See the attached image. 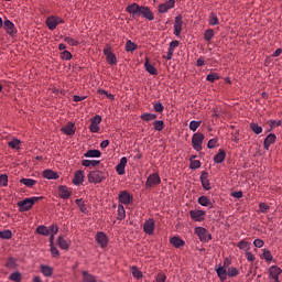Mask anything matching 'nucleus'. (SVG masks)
<instances>
[{
    "label": "nucleus",
    "mask_w": 282,
    "mask_h": 282,
    "mask_svg": "<svg viewBox=\"0 0 282 282\" xmlns=\"http://www.w3.org/2000/svg\"><path fill=\"white\" fill-rule=\"evenodd\" d=\"M205 140V134L203 133H194L193 138H192V144H193V149L197 152L203 150V143Z\"/></svg>",
    "instance_id": "obj_4"
},
{
    "label": "nucleus",
    "mask_w": 282,
    "mask_h": 282,
    "mask_svg": "<svg viewBox=\"0 0 282 282\" xmlns=\"http://www.w3.org/2000/svg\"><path fill=\"white\" fill-rule=\"evenodd\" d=\"M40 270L41 273L46 278L52 276V274L54 273V269L48 267V264H41Z\"/></svg>",
    "instance_id": "obj_26"
},
{
    "label": "nucleus",
    "mask_w": 282,
    "mask_h": 282,
    "mask_svg": "<svg viewBox=\"0 0 282 282\" xmlns=\"http://www.w3.org/2000/svg\"><path fill=\"white\" fill-rule=\"evenodd\" d=\"M251 246L252 243L251 242H248L246 240H241L240 242H238L237 247L240 249V250H243L246 252H248L250 249H251Z\"/></svg>",
    "instance_id": "obj_32"
},
{
    "label": "nucleus",
    "mask_w": 282,
    "mask_h": 282,
    "mask_svg": "<svg viewBox=\"0 0 282 282\" xmlns=\"http://www.w3.org/2000/svg\"><path fill=\"white\" fill-rule=\"evenodd\" d=\"M140 17L150 21L154 20V13L151 11L150 7L148 6L140 7Z\"/></svg>",
    "instance_id": "obj_12"
},
{
    "label": "nucleus",
    "mask_w": 282,
    "mask_h": 282,
    "mask_svg": "<svg viewBox=\"0 0 282 282\" xmlns=\"http://www.w3.org/2000/svg\"><path fill=\"white\" fill-rule=\"evenodd\" d=\"M198 204L205 207H214V203L207 196H200L198 198Z\"/></svg>",
    "instance_id": "obj_29"
},
{
    "label": "nucleus",
    "mask_w": 282,
    "mask_h": 282,
    "mask_svg": "<svg viewBox=\"0 0 282 282\" xmlns=\"http://www.w3.org/2000/svg\"><path fill=\"white\" fill-rule=\"evenodd\" d=\"M20 140L19 139H13V140H10L9 142H8V145H9V148H11V149H19V145H20Z\"/></svg>",
    "instance_id": "obj_54"
},
{
    "label": "nucleus",
    "mask_w": 282,
    "mask_h": 282,
    "mask_svg": "<svg viewBox=\"0 0 282 282\" xmlns=\"http://www.w3.org/2000/svg\"><path fill=\"white\" fill-rule=\"evenodd\" d=\"M194 232L197 235L200 242H208L213 239L212 234H209L205 227H195Z\"/></svg>",
    "instance_id": "obj_3"
},
{
    "label": "nucleus",
    "mask_w": 282,
    "mask_h": 282,
    "mask_svg": "<svg viewBox=\"0 0 282 282\" xmlns=\"http://www.w3.org/2000/svg\"><path fill=\"white\" fill-rule=\"evenodd\" d=\"M104 54L106 55L107 62L110 65H116L117 64V57L111 51V46H107L104 48Z\"/></svg>",
    "instance_id": "obj_11"
},
{
    "label": "nucleus",
    "mask_w": 282,
    "mask_h": 282,
    "mask_svg": "<svg viewBox=\"0 0 282 282\" xmlns=\"http://www.w3.org/2000/svg\"><path fill=\"white\" fill-rule=\"evenodd\" d=\"M43 177L47 180H57L59 175L57 172H54L52 170H44Z\"/></svg>",
    "instance_id": "obj_28"
},
{
    "label": "nucleus",
    "mask_w": 282,
    "mask_h": 282,
    "mask_svg": "<svg viewBox=\"0 0 282 282\" xmlns=\"http://www.w3.org/2000/svg\"><path fill=\"white\" fill-rule=\"evenodd\" d=\"M226 160V152L224 149H219L218 153L214 156L216 163H223Z\"/></svg>",
    "instance_id": "obj_30"
},
{
    "label": "nucleus",
    "mask_w": 282,
    "mask_h": 282,
    "mask_svg": "<svg viewBox=\"0 0 282 282\" xmlns=\"http://www.w3.org/2000/svg\"><path fill=\"white\" fill-rule=\"evenodd\" d=\"M87 177L91 184H100L102 181H105L106 173L104 171L96 170V171L89 172Z\"/></svg>",
    "instance_id": "obj_2"
},
{
    "label": "nucleus",
    "mask_w": 282,
    "mask_h": 282,
    "mask_svg": "<svg viewBox=\"0 0 282 282\" xmlns=\"http://www.w3.org/2000/svg\"><path fill=\"white\" fill-rule=\"evenodd\" d=\"M61 131L67 135H74L75 134V124L73 123V121H68V123L66 126H64L61 129Z\"/></svg>",
    "instance_id": "obj_22"
},
{
    "label": "nucleus",
    "mask_w": 282,
    "mask_h": 282,
    "mask_svg": "<svg viewBox=\"0 0 282 282\" xmlns=\"http://www.w3.org/2000/svg\"><path fill=\"white\" fill-rule=\"evenodd\" d=\"M276 142V135L271 133L265 137L263 140V149L268 151L270 149V145Z\"/></svg>",
    "instance_id": "obj_19"
},
{
    "label": "nucleus",
    "mask_w": 282,
    "mask_h": 282,
    "mask_svg": "<svg viewBox=\"0 0 282 282\" xmlns=\"http://www.w3.org/2000/svg\"><path fill=\"white\" fill-rule=\"evenodd\" d=\"M214 36H215V32H214L213 29H208L204 33V39H205L206 42L213 41Z\"/></svg>",
    "instance_id": "obj_39"
},
{
    "label": "nucleus",
    "mask_w": 282,
    "mask_h": 282,
    "mask_svg": "<svg viewBox=\"0 0 282 282\" xmlns=\"http://www.w3.org/2000/svg\"><path fill=\"white\" fill-rule=\"evenodd\" d=\"M132 275L134 278L141 279V278H143V272L140 271L138 268L133 267L132 268Z\"/></svg>",
    "instance_id": "obj_57"
},
{
    "label": "nucleus",
    "mask_w": 282,
    "mask_h": 282,
    "mask_svg": "<svg viewBox=\"0 0 282 282\" xmlns=\"http://www.w3.org/2000/svg\"><path fill=\"white\" fill-rule=\"evenodd\" d=\"M209 24L213 26L219 24V19L217 18V15L215 13L209 14Z\"/></svg>",
    "instance_id": "obj_51"
},
{
    "label": "nucleus",
    "mask_w": 282,
    "mask_h": 282,
    "mask_svg": "<svg viewBox=\"0 0 282 282\" xmlns=\"http://www.w3.org/2000/svg\"><path fill=\"white\" fill-rule=\"evenodd\" d=\"M173 8H175V0H169L167 2L159 6V11L162 14H165L169 10H171Z\"/></svg>",
    "instance_id": "obj_17"
},
{
    "label": "nucleus",
    "mask_w": 282,
    "mask_h": 282,
    "mask_svg": "<svg viewBox=\"0 0 282 282\" xmlns=\"http://www.w3.org/2000/svg\"><path fill=\"white\" fill-rule=\"evenodd\" d=\"M161 184V178L159 173H152L148 176L145 181V186L147 187H154L156 185Z\"/></svg>",
    "instance_id": "obj_7"
},
{
    "label": "nucleus",
    "mask_w": 282,
    "mask_h": 282,
    "mask_svg": "<svg viewBox=\"0 0 282 282\" xmlns=\"http://www.w3.org/2000/svg\"><path fill=\"white\" fill-rule=\"evenodd\" d=\"M154 110H155V112L156 113H162V112H164V106H163V104L162 102H155L154 104Z\"/></svg>",
    "instance_id": "obj_56"
},
{
    "label": "nucleus",
    "mask_w": 282,
    "mask_h": 282,
    "mask_svg": "<svg viewBox=\"0 0 282 282\" xmlns=\"http://www.w3.org/2000/svg\"><path fill=\"white\" fill-rule=\"evenodd\" d=\"M165 129V123L163 120H155L154 121V130L158 132H162Z\"/></svg>",
    "instance_id": "obj_37"
},
{
    "label": "nucleus",
    "mask_w": 282,
    "mask_h": 282,
    "mask_svg": "<svg viewBox=\"0 0 282 282\" xmlns=\"http://www.w3.org/2000/svg\"><path fill=\"white\" fill-rule=\"evenodd\" d=\"M96 241L99 243L101 248H106L109 240L105 232H98L96 235Z\"/></svg>",
    "instance_id": "obj_18"
},
{
    "label": "nucleus",
    "mask_w": 282,
    "mask_h": 282,
    "mask_svg": "<svg viewBox=\"0 0 282 282\" xmlns=\"http://www.w3.org/2000/svg\"><path fill=\"white\" fill-rule=\"evenodd\" d=\"M126 209L122 205H118V216H117V219L118 220H123L126 219Z\"/></svg>",
    "instance_id": "obj_40"
},
{
    "label": "nucleus",
    "mask_w": 282,
    "mask_h": 282,
    "mask_svg": "<svg viewBox=\"0 0 282 282\" xmlns=\"http://www.w3.org/2000/svg\"><path fill=\"white\" fill-rule=\"evenodd\" d=\"M137 47L138 46L134 44V42H132L131 40L127 41V44H126L127 52H134L137 50Z\"/></svg>",
    "instance_id": "obj_46"
},
{
    "label": "nucleus",
    "mask_w": 282,
    "mask_h": 282,
    "mask_svg": "<svg viewBox=\"0 0 282 282\" xmlns=\"http://www.w3.org/2000/svg\"><path fill=\"white\" fill-rule=\"evenodd\" d=\"M189 216L194 221H204L206 219V212L203 209H192L189 210Z\"/></svg>",
    "instance_id": "obj_6"
},
{
    "label": "nucleus",
    "mask_w": 282,
    "mask_h": 282,
    "mask_svg": "<svg viewBox=\"0 0 282 282\" xmlns=\"http://www.w3.org/2000/svg\"><path fill=\"white\" fill-rule=\"evenodd\" d=\"M126 11L129 12L132 19L140 18L141 6L135 2L131 3L127 7Z\"/></svg>",
    "instance_id": "obj_8"
},
{
    "label": "nucleus",
    "mask_w": 282,
    "mask_h": 282,
    "mask_svg": "<svg viewBox=\"0 0 282 282\" xmlns=\"http://www.w3.org/2000/svg\"><path fill=\"white\" fill-rule=\"evenodd\" d=\"M65 20L62 18H58V15H50L46 20H45V24L50 30H55L58 24H64Z\"/></svg>",
    "instance_id": "obj_5"
},
{
    "label": "nucleus",
    "mask_w": 282,
    "mask_h": 282,
    "mask_svg": "<svg viewBox=\"0 0 282 282\" xmlns=\"http://www.w3.org/2000/svg\"><path fill=\"white\" fill-rule=\"evenodd\" d=\"M208 177H209L208 172L203 171V172L200 173V184H202V187H203L205 191L212 189L210 181H209Z\"/></svg>",
    "instance_id": "obj_13"
},
{
    "label": "nucleus",
    "mask_w": 282,
    "mask_h": 282,
    "mask_svg": "<svg viewBox=\"0 0 282 282\" xmlns=\"http://www.w3.org/2000/svg\"><path fill=\"white\" fill-rule=\"evenodd\" d=\"M9 279H10V281H13V282H21L22 275L20 272H13V273H11Z\"/></svg>",
    "instance_id": "obj_49"
},
{
    "label": "nucleus",
    "mask_w": 282,
    "mask_h": 282,
    "mask_svg": "<svg viewBox=\"0 0 282 282\" xmlns=\"http://www.w3.org/2000/svg\"><path fill=\"white\" fill-rule=\"evenodd\" d=\"M202 121H197V120H192L189 123V130L193 132H196L198 127H200Z\"/></svg>",
    "instance_id": "obj_47"
},
{
    "label": "nucleus",
    "mask_w": 282,
    "mask_h": 282,
    "mask_svg": "<svg viewBox=\"0 0 282 282\" xmlns=\"http://www.w3.org/2000/svg\"><path fill=\"white\" fill-rule=\"evenodd\" d=\"M216 273L218 275V278L220 279L221 282H226L227 278H228V271L227 269L224 267H219L216 269Z\"/></svg>",
    "instance_id": "obj_23"
},
{
    "label": "nucleus",
    "mask_w": 282,
    "mask_h": 282,
    "mask_svg": "<svg viewBox=\"0 0 282 282\" xmlns=\"http://www.w3.org/2000/svg\"><path fill=\"white\" fill-rule=\"evenodd\" d=\"M269 274L274 282H280V275L282 274V269L276 267V264H273L269 269Z\"/></svg>",
    "instance_id": "obj_10"
},
{
    "label": "nucleus",
    "mask_w": 282,
    "mask_h": 282,
    "mask_svg": "<svg viewBox=\"0 0 282 282\" xmlns=\"http://www.w3.org/2000/svg\"><path fill=\"white\" fill-rule=\"evenodd\" d=\"M158 116L152 115L151 112H145L144 115L141 116V120L145 122L154 121L156 120Z\"/></svg>",
    "instance_id": "obj_34"
},
{
    "label": "nucleus",
    "mask_w": 282,
    "mask_h": 282,
    "mask_svg": "<svg viewBox=\"0 0 282 282\" xmlns=\"http://www.w3.org/2000/svg\"><path fill=\"white\" fill-rule=\"evenodd\" d=\"M76 205L79 207V210L84 214L88 213V208L85 205V202L82 198L76 199Z\"/></svg>",
    "instance_id": "obj_38"
},
{
    "label": "nucleus",
    "mask_w": 282,
    "mask_h": 282,
    "mask_svg": "<svg viewBox=\"0 0 282 282\" xmlns=\"http://www.w3.org/2000/svg\"><path fill=\"white\" fill-rule=\"evenodd\" d=\"M0 238L9 240L12 238V232L10 229H4L3 231H0Z\"/></svg>",
    "instance_id": "obj_48"
},
{
    "label": "nucleus",
    "mask_w": 282,
    "mask_h": 282,
    "mask_svg": "<svg viewBox=\"0 0 282 282\" xmlns=\"http://www.w3.org/2000/svg\"><path fill=\"white\" fill-rule=\"evenodd\" d=\"M99 163H100V161H96V160H84V161L82 162V165H83L84 167H90V169H93V167L98 166Z\"/></svg>",
    "instance_id": "obj_31"
},
{
    "label": "nucleus",
    "mask_w": 282,
    "mask_h": 282,
    "mask_svg": "<svg viewBox=\"0 0 282 282\" xmlns=\"http://www.w3.org/2000/svg\"><path fill=\"white\" fill-rule=\"evenodd\" d=\"M145 70L150 73L151 76H158L159 72L155 66L150 64V58L145 57V63H144Z\"/></svg>",
    "instance_id": "obj_20"
},
{
    "label": "nucleus",
    "mask_w": 282,
    "mask_h": 282,
    "mask_svg": "<svg viewBox=\"0 0 282 282\" xmlns=\"http://www.w3.org/2000/svg\"><path fill=\"white\" fill-rule=\"evenodd\" d=\"M119 203L123 205H129L131 202H133V196L128 191H121L119 193Z\"/></svg>",
    "instance_id": "obj_9"
},
{
    "label": "nucleus",
    "mask_w": 282,
    "mask_h": 282,
    "mask_svg": "<svg viewBox=\"0 0 282 282\" xmlns=\"http://www.w3.org/2000/svg\"><path fill=\"white\" fill-rule=\"evenodd\" d=\"M4 29H6L7 33L11 36L17 35V33H18V29L15 28V24L13 22H11L10 20L4 21Z\"/></svg>",
    "instance_id": "obj_15"
},
{
    "label": "nucleus",
    "mask_w": 282,
    "mask_h": 282,
    "mask_svg": "<svg viewBox=\"0 0 282 282\" xmlns=\"http://www.w3.org/2000/svg\"><path fill=\"white\" fill-rule=\"evenodd\" d=\"M9 184V178H8V175L7 174H1L0 175V186H8Z\"/></svg>",
    "instance_id": "obj_55"
},
{
    "label": "nucleus",
    "mask_w": 282,
    "mask_h": 282,
    "mask_svg": "<svg viewBox=\"0 0 282 282\" xmlns=\"http://www.w3.org/2000/svg\"><path fill=\"white\" fill-rule=\"evenodd\" d=\"M189 161H191L189 167L192 170L200 169V166H202V162L200 161H197V160L195 161V160H193V158H191Z\"/></svg>",
    "instance_id": "obj_50"
},
{
    "label": "nucleus",
    "mask_w": 282,
    "mask_h": 282,
    "mask_svg": "<svg viewBox=\"0 0 282 282\" xmlns=\"http://www.w3.org/2000/svg\"><path fill=\"white\" fill-rule=\"evenodd\" d=\"M61 58H62L63 61H70V59H73V54L69 53L68 50H64V51H62V53H61Z\"/></svg>",
    "instance_id": "obj_44"
},
{
    "label": "nucleus",
    "mask_w": 282,
    "mask_h": 282,
    "mask_svg": "<svg viewBox=\"0 0 282 282\" xmlns=\"http://www.w3.org/2000/svg\"><path fill=\"white\" fill-rule=\"evenodd\" d=\"M6 267L10 270L15 269L18 267V260L15 258H8Z\"/></svg>",
    "instance_id": "obj_33"
},
{
    "label": "nucleus",
    "mask_w": 282,
    "mask_h": 282,
    "mask_svg": "<svg viewBox=\"0 0 282 282\" xmlns=\"http://www.w3.org/2000/svg\"><path fill=\"white\" fill-rule=\"evenodd\" d=\"M143 230L148 235H153L154 230H155V221H154V219H152V218L147 219L144 225H143Z\"/></svg>",
    "instance_id": "obj_14"
},
{
    "label": "nucleus",
    "mask_w": 282,
    "mask_h": 282,
    "mask_svg": "<svg viewBox=\"0 0 282 282\" xmlns=\"http://www.w3.org/2000/svg\"><path fill=\"white\" fill-rule=\"evenodd\" d=\"M64 42L68 43V45H72V46H78L80 44L78 40H75L74 37H70V36H65Z\"/></svg>",
    "instance_id": "obj_42"
},
{
    "label": "nucleus",
    "mask_w": 282,
    "mask_h": 282,
    "mask_svg": "<svg viewBox=\"0 0 282 282\" xmlns=\"http://www.w3.org/2000/svg\"><path fill=\"white\" fill-rule=\"evenodd\" d=\"M58 195L61 196V198L67 199L72 196V192H69V189L65 185H61L58 188Z\"/></svg>",
    "instance_id": "obj_24"
},
{
    "label": "nucleus",
    "mask_w": 282,
    "mask_h": 282,
    "mask_svg": "<svg viewBox=\"0 0 282 282\" xmlns=\"http://www.w3.org/2000/svg\"><path fill=\"white\" fill-rule=\"evenodd\" d=\"M217 143H218V140L217 139H209V142H208V149H210V150H213V149H215L216 148V145H217Z\"/></svg>",
    "instance_id": "obj_62"
},
{
    "label": "nucleus",
    "mask_w": 282,
    "mask_h": 282,
    "mask_svg": "<svg viewBox=\"0 0 282 282\" xmlns=\"http://www.w3.org/2000/svg\"><path fill=\"white\" fill-rule=\"evenodd\" d=\"M170 243H171L174 248H177V249H180V248H182V247L185 246V241L182 240V238L178 237V236H174V237L170 238Z\"/></svg>",
    "instance_id": "obj_21"
},
{
    "label": "nucleus",
    "mask_w": 282,
    "mask_h": 282,
    "mask_svg": "<svg viewBox=\"0 0 282 282\" xmlns=\"http://www.w3.org/2000/svg\"><path fill=\"white\" fill-rule=\"evenodd\" d=\"M246 256H247V261H250L251 263L256 260V256L249 250L246 252Z\"/></svg>",
    "instance_id": "obj_64"
},
{
    "label": "nucleus",
    "mask_w": 282,
    "mask_h": 282,
    "mask_svg": "<svg viewBox=\"0 0 282 282\" xmlns=\"http://www.w3.org/2000/svg\"><path fill=\"white\" fill-rule=\"evenodd\" d=\"M178 45H180V41H177V40L171 41L170 42L169 51L174 53L175 52V47H177Z\"/></svg>",
    "instance_id": "obj_59"
},
{
    "label": "nucleus",
    "mask_w": 282,
    "mask_h": 282,
    "mask_svg": "<svg viewBox=\"0 0 282 282\" xmlns=\"http://www.w3.org/2000/svg\"><path fill=\"white\" fill-rule=\"evenodd\" d=\"M89 130L93 132V133H98L100 128L98 124L94 123V121H91V124L89 126Z\"/></svg>",
    "instance_id": "obj_60"
},
{
    "label": "nucleus",
    "mask_w": 282,
    "mask_h": 282,
    "mask_svg": "<svg viewBox=\"0 0 282 282\" xmlns=\"http://www.w3.org/2000/svg\"><path fill=\"white\" fill-rule=\"evenodd\" d=\"M263 259L268 262L273 260V256L270 250L263 249Z\"/></svg>",
    "instance_id": "obj_53"
},
{
    "label": "nucleus",
    "mask_w": 282,
    "mask_h": 282,
    "mask_svg": "<svg viewBox=\"0 0 282 282\" xmlns=\"http://www.w3.org/2000/svg\"><path fill=\"white\" fill-rule=\"evenodd\" d=\"M259 208H260L261 213H267L269 210L270 206L267 203L262 202V203H260Z\"/></svg>",
    "instance_id": "obj_61"
},
{
    "label": "nucleus",
    "mask_w": 282,
    "mask_h": 282,
    "mask_svg": "<svg viewBox=\"0 0 282 282\" xmlns=\"http://www.w3.org/2000/svg\"><path fill=\"white\" fill-rule=\"evenodd\" d=\"M83 281L84 282H96V278L91 275L88 271H83Z\"/></svg>",
    "instance_id": "obj_35"
},
{
    "label": "nucleus",
    "mask_w": 282,
    "mask_h": 282,
    "mask_svg": "<svg viewBox=\"0 0 282 282\" xmlns=\"http://www.w3.org/2000/svg\"><path fill=\"white\" fill-rule=\"evenodd\" d=\"M253 245L256 248H262L264 246V241L261 240V238H256V240L253 241Z\"/></svg>",
    "instance_id": "obj_63"
},
{
    "label": "nucleus",
    "mask_w": 282,
    "mask_h": 282,
    "mask_svg": "<svg viewBox=\"0 0 282 282\" xmlns=\"http://www.w3.org/2000/svg\"><path fill=\"white\" fill-rule=\"evenodd\" d=\"M250 130L254 132L256 134H261L263 129L258 123H250Z\"/></svg>",
    "instance_id": "obj_41"
},
{
    "label": "nucleus",
    "mask_w": 282,
    "mask_h": 282,
    "mask_svg": "<svg viewBox=\"0 0 282 282\" xmlns=\"http://www.w3.org/2000/svg\"><path fill=\"white\" fill-rule=\"evenodd\" d=\"M84 177H85V175H84L83 171H76L74 180H73L74 185H76V186L82 185L84 182Z\"/></svg>",
    "instance_id": "obj_25"
},
{
    "label": "nucleus",
    "mask_w": 282,
    "mask_h": 282,
    "mask_svg": "<svg viewBox=\"0 0 282 282\" xmlns=\"http://www.w3.org/2000/svg\"><path fill=\"white\" fill-rule=\"evenodd\" d=\"M220 76L217 73H210L209 75H207L206 80L214 83L216 80H219Z\"/></svg>",
    "instance_id": "obj_52"
},
{
    "label": "nucleus",
    "mask_w": 282,
    "mask_h": 282,
    "mask_svg": "<svg viewBox=\"0 0 282 282\" xmlns=\"http://www.w3.org/2000/svg\"><path fill=\"white\" fill-rule=\"evenodd\" d=\"M43 197H30L24 198L18 202V206L20 207V212H29L34 206L35 203L40 202Z\"/></svg>",
    "instance_id": "obj_1"
},
{
    "label": "nucleus",
    "mask_w": 282,
    "mask_h": 282,
    "mask_svg": "<svg viewBox=\"0 0 282 282\" xmlns=\"http://www.w3.org/2000/svg\"><path fill=\"white\" fill-rule=\"evenodd\" d=\"M182 29H183V21H182V14H178L175 18V24H174V34L176 36H180L182 34Z\"/></svg>",
    "instance_id": "obj_16"
},
{
    "label": "nucleus",
    "mask_w": 282,
    "mask_h": 282,
    "mask_svg": "<svg viewBox=\"0 0 282 282\" xmlns=\"http://www.w3.org/2000/svg\"><path fill=\"white\" fill-rule=\"evenodd\" d=\"M37 234L43 235L44 237H48L50 235V228L45 226H37Z\"/></svg>",
    "instance_id": "obj_45"
},
{
    "label": "nucleus",
    "mask_w": 282,
    "mask_h": 282,
    "mask_svg": "<svg viewBox=\"0 0 282 282\" xmlns=\"http://www.w3.org/2000/svg\"><path fill=\"white\" fill-rule=\"evenodd\" d=\"M57 243L62 250H67L69 248V243L64 239L63 236L58 237Z\"/></svg>",
    "instance_id": "obj_36"
},
{
    "label": "nucleus",
    "mask_w": 282,
    "mask_h": 282,
    "mask_svg": "<svg viewBox=\"0 0 282 282\" xmlns=\"http://www.w3.org/2000/svg\"><path fill=\"white\" fill-rule=\"evenodd\" d=\"M228 275H229L230 278H235V276L239 275L238 269H237V268H234V267L229 268V269H228Z\"/></svg>",
    "instance_id": "obj_58"
},
{
    "label": "nucleus",
    "mask_w": 282,
    "mask_h": 282,
    "mask_svg": "<svg viewBox=\"0 0 282 282\" xmlns=\"http://www.w3.org/2000/svg\"><path fill=\"white\" fill-rule=\"evenodd\" d=\"M20 183L28 187H33L36 184V181L32 178H22Z\"/></svg>",
    "instance_id": "obj_43"
},
{
    "label": "nucleus",
    "mask_w": 282,
    "mask_h": 282,
    "mask_svg": "<svg viewBox=\"0 0 282 282\" xmlns=\"http://www.w3.org/2000/svg\"><path fill=\"white\" fill-rule=\"evenodd\" d=\"M100 156H101V152L98 151V149H90L89 151L84 153V158H87V159H96Z\"/></svg>",
    "instance_id": "obj_27"
}]
</instances>
